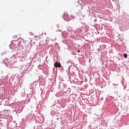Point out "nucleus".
<instances>
[{
  "label": "nucleus",
  "mask_w": 129,
  "mask_h": 129,
  "mask_svg": "<svg viewBox=\"0 0 129 129\" xmlns=\"http://www.w3.org/2000/svg\"><path fill=\"white\" fill-rule=\"evenodd\" d=\"M68 18H69V15H68L67 13H64L63 14V18L64 19V20H67Z\"/></svg>",
  "instance_id": "f03ea898"
},
{
  "label": "nucleus",
  "mask_w": 129,
  "mask_h": 129,
  "mask_svg": "<svg viewBox=\"0 0 129 129\" xmlns=\"http://www.w3.org/2000/svg\"><path fill=\"white\" fill-rule=\"evenodd\" d=\"M54 67H56V68H58L59 67H61V63L58 62H56L54 64Z\"/></svg>",
  "instance_id": "f257e3e1"
},
{
  "label": "nucleus",
  "mask_w": 129,
  "mask_h": 129,
  "mask_svg": "<svg viewBox=\"0 0 129 129\" xmlns=\"http://www.w3.org/2000/svg\"><path fill=\"white\" fill-rule=\"evenodd\" d=\"M42 43H43V41H41L40 42V44Z\"/></svg>",
  "instance_id": "20e7f679"
},
{
  "label": "nucleus",
  "mask_w": 129,
  "mask_h": 129,
  "mask_svg": "<svg viewBox=\"0 0 129 129\" xmlns=\"http://www.w3.org/2000/svg\"><path fill=\"white\" fill-rule=\"evenodd\" d=\"M123 56H124V58H127V54L125 53L123 54Z\"/></svg>",
  "instance_id": "7ed1b4c3"
}]
</instances>
